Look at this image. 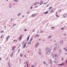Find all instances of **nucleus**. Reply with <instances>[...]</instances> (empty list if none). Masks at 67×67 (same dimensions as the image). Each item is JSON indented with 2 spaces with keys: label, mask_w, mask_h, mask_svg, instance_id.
I'll return each instance as SVG.
<instances>
[{
  "label": "nucleus",
  "mask_w": 67,
  "mask_h": 67,
  "mask_svg": "<svg viewBox=\"0 0 67 67\" xmlns=\"http://www.w3.org/2000/svg\"><path fill=\"white\" fill-rule=\"evenodd\" d=\"M37 6H36L35 7V8H37Z\"/></svg>",
  "instance_id": "54"
},
{
  "label": "nucleus",
  "mask_w": 67,
  "mask_h": 67,
  "mask_svg": "<svg viewBox=\"0 0 67 67\" xmlns=\"http://www.w3.org/2000/svg\"><path fill=\"white\" fill-rule=\"evenodd\" d=\"M46 53L47 55H49L50 54V52L47 51L46 52Z\"/></svg>",
  "instance_id": "5"
},
{
  "label": "nucleus",
  "mask_w": 67,
  "mask_h": 67,
  "mask_svg": "<svg viewBox=\"0 0 67 67\" xmlns=\"http://www.w3.org/2000/svg\"><path fill=\"white\" fill-rule=\"evenodd\" d=\"M30 35H29V36H28L27 39V41H29V38H30Z\"/></svg>",
  "instance_id": "14"
},
{
  "label": "nucleus",
  "mask_w": 67,
  "mask_h": 67,
  "mask_svg": "<svg viewBox=\"0 0 67 67\" xmlns=\"http://www.w3.org/2000/svg\"><path fill=\"white\" fill-rule=\"evenodd\" d=\"M15 2H18V1L17 0H14Z\"/></svg>",
  "instance_id": "26"
},
{
  "label": "nucleus",
  "mask_w": 67,
  "mask_h": 67,
  "mask_svg": "<svg viewBox=\"0 0 67 67\" xmlns=\"http://www.w3.org/2000/svg\"><path fill=\"white\" fill-rule=\"evenodd\" d=\"M36 4H37L36 3H35L34 4V5H36Z\"/></svg>",
  "instance_id": "34"
},
{
  "label": "nucleus",
  "mask_w": 67,
  "mask_h": 67,
  "mask_svg": "<svg viewBox=\"0 0 67 67\" xmlns=\"http://www.w3.org/2000/svg\"><path fill=\"white\" fill-rule=\"evenodd\" d=\"M10 37V36H8L6 38V41H7V40H8V38H9Z\"/></svg>",
  "instance_id": "7"
},
{
  "label": "nucleus",
  "mask_w": 67,
  "mask_h": 67,
  "mask_svg": "<svg viewBox=\"0 0 67 67\" xmlns=\"http://www.w3.org/2000/svg\"><path fill=\"white\" fill-rule=\"evenodd\" d=\"M38 54H41V53H40V52H38Z\"/></svg>",
  "instance_id": "42"
},
{
  "label": "nucleus",
  "mask_w": 67,
  "mask_h": 67,
  "mask_svg": "<svg viewBox=\"0 0 67 67\" xmlns=\"http://www.w3.org/2000/svg\"><path fill=\"white\" fill-rule=\"evenodd\" d=\"M32 41V39H31L30 40V42H31Z\"/></svg>",
  "instance_id": "37"
},
{
  "label": "nucleus",
  "mask_w": 67,
  "mask_h": 67,
  "mask_svg": "<svg viewBox=\"0 0 67 67\" xmlns=\"http://www.w3.org/2000/svg\"><path fill=\"white\" fill-rule=\"evenodd\" d=\"M59 51L60 52H62V50H59Z\"/></svg>",
  "instance_id": "40"
},
{
  "label": "nucleus",
  "mask_w": 67,
  "mask_h": 67,
  "mask_svg": "<svg viewBox=\"0 0 67 67\" xmlns=\"http://www.w3.org/2000/svg\"><path fill=\"white\" fill-rule=\"evenodd\" d=\"M1 38H2V36L1 37Z\"/></svg>",
  "instance_id": "46"
},
{
  "label": "nucleus",
  "mask_w": 67,
  "mask_h": 67,
  "mask_svg": "<svg viewBox=\"0 0 67 67\" xmlns=\"http://www.w3.org/2000/svg\"><path fill=\"white\" fill-rule=\"evenodd\" d=\"M22 37V35H21V36H20V37L19 38V40H20L21 39V37Z\"/></svg>",
  "instance_id": "13"
},
{
  "label": "nucleus",
  "mask_w": 67,
  "mask_h": 67,
  "mask_svg": "<svg viewBox=\"0 0 67 67\" xmlns=\"http://www.w3.org/2000/svg\"><path fill=\"white\" fill-rule=\"evenodd\" d=\"M56 48L54 47V48L53 49V51H54L55 52H56Z\"/></svg>",
  "instance_id": "12"
},
{
  "label": "nucleus",
  "mask_w": 67,
  "mask_h": 67,
  "mask_svg": "<svg viewBox=\"0 0 67 67\" xmlns=\"http://www.w3.org/2000/svg\"><path fill=\"white\" fill-rule=\"evenodd\" d=\"M39 50L40 51V52L41 51V49H39Z\"/></svg>",
  "instance_id": "53"
},
{
  "label": "nucleus",
  "mask_w": 67,
  "mask_h": 67,
  "mask_svg": "<svg viewBox=\"0 0 67 67\" xmlns=\"http://www.w3.org/2000/svg\"><path fill=\"white\" fill-rule=\"evenodd\" d=\"M66 63H67V60L66 61Z\"/></svg>",
  "instance_id": "64"
},
{
  "label": "nucleus",
  "mask_w": 67,
  "mask_h": 67,
  "mask_svg": "<svg viewBox=\"0 0 67 67\" xmlns=\"http://www.w3.org/2000/svg\"><path fill=\"white\" fill-rule=\"evenodd\" d=\"M64 29V27H63L61 29V30H63Z\"/></svg>",
  "instance_id": "32"
},
{
  "label": "nucleus",
  "mask_w": 67,
  "mask_h": 67,
  "mask_svg": "<svg viewBox=\"0 0 67 67\" xmlns=\"http://www.w3.org/2000/svg\"><path fill=\"white\" fill-rule=\"evenodd\" d=\"M42 32H43V31H40V33H42Z\"/></svg>",
  "instance_id": "47"
},
{
  "label": "nucleus",
  "mask_w": 67,
  "mask_h": 67,
  "mask_svg": "<svg viewBox=\"0 0 67 67\" xmlns=\"http://www.w3.org/2000/svg\"><path fill=\"white\" fill-rule=\"evenodd\" d=\"M31 43V42H28V44H30Z\"/></svg>",
  "instance_id": "20"
},
{
  "label": "nucleus",
  "mask_w": 67,
  "mask_h": 67,
  "mask_svg": "<svg viewBox=\"0 0 67 67\" xmlns=\"http://www.w3.org/2000/svg\"><path fill=\"white\" fill-rule=\"evenodd\" d=\"M23 17H24V16H22V18H23Z\"/></svg>",
  "instance_id": "49"
},
{
  "label": "nucleus",
  "mask_w": 67,
  "mask_h": 67,
  "mask_svg": "<svg viewBox=\"0 0 67 67\" xmlns=\"http://www.w3.org/2000/svg\"><path fill=\"white\" fill-rule=\"evenodd\" d=\"M56 13L57 14V12H56Z\"/></svg>",
  "instance_id": "60"
},
{
  "label": "nucleus",
  "mask_w": 67,
  "mask_h": 67,
  "mask_svg": "<svg viewBox=\"0 0 67 67\" xmlns=\"http://www.w3.org/2000/svg\"><path fill=\"white\" fill-rule=\"evenodd\" d=\"M63 48L64 49H65V51L67 52V49L65 48Z\"/></svg>",
  "instance_id": "17"
},
{
  "label": "nucleus",
  "mask_w": 67,
  "mask_h": 67,
  "mask_svg": "<svg viewBox=\"0 0 67 67\" xmlns=\"http://www.w3.org/2000/svg\"><path fill=\"white\" fill-rule=\"evenodd\" d=\"M46 3H44V4H46Z\"/></svg>",
  "instance_id": "61"
},
{
  "label": "nucleus",
  "mask_w": 67,
  "mask_h": 67,
  "mask_svg": "<svg viewBox=\"0 0 67 67\" xmlns=\"http://www.w3.org/2000/svg\"><path fill=\"white\" fill-rule=\"evenodd\" d=\"M32 8L33 7H31V8H30L31 9H32Z\"/></svg>",
  "instance_id": "51"
},
{
  "label": "nucleus",
  "mask_w": 67,
  "mask_h": 67,
  "mask_svg": "<svg viewBox=\"0 0 67 67\" xmlns=\"http://www.w3.org/2000/svg\"><path fill=\"white\" fill-rule=\"evenodd\" d=\"M36 4H39V2H38L36 3Z\"/></svg>",
  "instance_id": "39"
},
{
  "label": "nucleus",
  "mask_w": 67,
  "mask_h": 67,
  "mask_svg": "<svg viewBox=\"0 0 67 67\" xmlns=\"http://www.w3.org/2000/svg\"><path fill=\"white\" fill-rule=\"evenodd\" d=\"M4 32V31H1V33H3Z\"/></svg>",
  "instance_id": "27"
},
{
  "label": "nucleus",
  "mask_w": 67,
  "mask_h": 67,
  "mask_svg": "<svg viewBox=\"0 0 67 67\" xmlns=\"http://www.w3.org/2000/svg\"><path fill=\"white\" fill-rule=\"evenodd\" d=\"M64 65V63H62L60 64H59V66H62V65Z\"/></svg>",
  "instance_id": "11"
},
{
  "label": "nucleus",
  "mask_w": 67,
  "mask_h": 67,
  "mask_svg": "<svg viewBox=\"0 0 67 67\" xmlns=\"http://www.w3.org/2000/svg\"><path fill=\"white\" fill-rule=\"evenodd\" d=\"M42 4H43V2L40 3V5H42Z\"/></svg>",
  "instance_id": "15"
},
{
  "label": "nucleus",
  "mask_w": 67,
  "mask_h": 67,
  "mask_svg": "<svg viewBox=\"0 0 67 67\" xmlns=\"http://www.w3.org/2000/svg\"><path fill=\"white\" fill-rule=\"evenodd\" d=\"M36 36L35 35L34 36V37H36Z\"/></svg>",
  "instance_id": "45"
},
{
  "label": "nucleus",
  "mask_w": 67,
  "mask_h": 67,
  "mask_svg": "<svg viewBox=\"0 0 67 67\" xmlns=\"http://www.w3.org/2000/svg\"><path fill=\"white\" fill-rule=\"evenodd\" d=\"M37 37H38L39 36V34H37Z\"/></svg>",
  "instance_id": "31"
},
{
  "label": "nucleus",
  "mask_w": 67,
  "mask_h": 67,
  "mask_svg": "<svg viewBox=\"0 0 67 67\" xmlns=\"http://www.w3.org/2000/svg\"><path fill=\"white\" fill-rule=\"evenodd\" d=\"M63 60H64V58L63 57H62V61H63Z\"/></svg>",
  "instance_id": "28"
},
{
  "label": "nucleus",
  "mask_w": 67,
  "mask_h": 67,
  "mask_svg": "<svg viewBox=\"0 0 67 67\" xmlns=\"http://www.w3.org/2000/svg\"><path fill=\"white\" fill-rule=\"evenodd\" d=\"M26 64H27V67H29V64H27V62H26Z\"/></svg>",
  "instance_id": "23"
},
{
  "label": "nucleus",
  "mask_w": 67,
  "mask_h": 67,
  "mask_svg": "<svg viewBox=\"0 0 67 67\" xmlns=\"http://www.w3.org/2000/svg\"><path fill=\"white\" fill-rule=\"evenodd\" d=\"M24 41H23V42H22V44L23 45H24Z\"/></svg>",
  "instance_id": "24"
},
{
  "label": "nucleus",
  "mask_w": 67,
  "mask_h": 67,
  "mask_svg": "<svg viewBox=\"0 0 67 67\" xmlns=\"http://www.w3.org/2000/svg\"><path fill=\"white\" fill-rule=\"evenodd\" d=\"M46 51H48L49 52H51V49H49V48L47 47L45 49Z\"/></svg>",
  "instance_id": "1"
},
{
  "label": "nucleus",
  "mask_w": 67,
  "mask_h": 67,
  "mask_svg": "<svg viewBox=\"0 0 67 67\" xmlns=\"http://www.w3.org/2000/svg\"><path fill=\"white\" fill-rule=\"evenodd\" d=\"M16 41V40H13V41H14V42H15Z\"/></svg>",
  "instance_id": "48"
},
{
  "label": "nucleus",
  "mask_w": 67,
  "mask_h": 67,
  "mask_svg": "<svg viewBox=\"0 0 67 67\" xmlns=\"http://www.w3.org/2000/svg\"><path fill=\"white\" fill-rule=\"evenodd\" d=\"M14 48H15V46H14L12 48V51H14L15 49H14Z\"/></svg>",
  "instance_id": "9"
},
{
  "label": "nucleus",
  "mask_w": 67,
  "mask_h": 67,
  "mask_svg": "<svg viewBox=\"0 0 67 67\" xmlns=\"http://www.w3.org/2000/svg\"><path fill=\"white\" fill-rule=\"evenodd\" d=\"M49 5H47L46 6V7H48Z\"/></svg>",
  "instance_id": "50"
},
{
  "label": "nucleus",
  "mask_w": 67,
  "mask_h": 67,
  "mask_svg": "<svg viewBox=\"0 0 67 67\" xmlns=\"http://www.w3.org/2000/svg\"><path fill=\"white\" fill-rule=\"evenodd\" d=\"M39 41H41V39H39Z\"/></svg>",
  "instance_id": "55"
},
{
  "label": "nucleus",
  "mask_w": 67,
  "mask_h": 67,
  "mask_svg": "<svg viewBox=\"0 0 67 67\" xmlns=\"http://www.w3.org/2000/svg\"><path fill=\"white\" fill-rule=\"evenodd\" d=\"M24 56V57H26V55H25Z\"/></svg>",
  "instance_id": "59"
},
{
  "label": "nucleus",
  "mask_w": 67,
  "mask_h": 67,
  "mask_svg": "<svg viewBox=\"0 0 67 67\" xmlns=\"http://www.w3.org/2000/svg\"><path fill=\"white\" fill-rule=\"evenodd\" d=\"M35 15H36L35 14H34L32 15L31 17H34V16H35Z\"/></svg>",
  "instance_id": "8"
},
{
  "label": "nucleus",
  "mask_w": 67,
  "mask_h": 67,
  "mask_svg": "<svg viewBox=\"0 0 67 67\" xmlns=\"http://www.w3.org/2000/svg\"><path fill=\"white\" fill-rule=\"evenodd\" d=\"M20 56L21 57H22V56H23V54H22V53L20 54Z\"/></svg>",
  "instance_id": "18"
},
{
  "label": "nucleus",
  "mask_w": 67,
  "mask_h": 67,
  "mask_svg": "<svg viewBox=\"0 0 67 67\" xmlns=\"http://www.w3.org/2000/svg\"><path fill=\"white\" fill-rule=\"evenodd\" d=\"M52 8V7H50L49 8V10H51V9Z\"/></svg>",
  "instance_id": "33"
},
{
  "label": "nucleus",
  "mask_w": 67,
  "mask_h": 67,
  "mask_svg": "<svg viewBox=\"0 0 67 67\" xmlns=\"http://www.w3.org/2000/svg\"><path fill=\"white\" fill-rule=\"evenodd\" d=\"M1 59H2V58H0V60H1Z\"/></svg>",
  "instance_id": "57"
},
{
  "label": "nucleus",
  "mask_w": 67,
  "mask_h": 67,
  "mask_svg": "<svg viewBox=\"0 0 67 67\" xmlns=\"http://www.w3.org/2000/svg\"><path fill=\"white\" fill-rule=\"evenodd\" d=\"M43 63L44 64H46V63H45V62H43Z\"/></svg>",
  "instance_id": "36"
},
{
  "label": "nucleus",
  "mask_w": 67,
  "mask_h": 67,
  "mask_svg": "<svg viewBox=\"0 0 67 67\" xmlns=\"http://www.w3.org/2000/svg\"><path fill=\"white\" fill-rule=\"evenodd\" d=\"M61 43H64V41H63V40H61Z\"/></svg>",
  "instance_id": "25"
},
{
  "label": "nucleus",
  "mask_w": 67,
  "mask_h": 67,
  "mask_svg": "<svg viewBox=\"0 0 67 67\" xmlns=\"http://www.w3.org/2000/svg\"><path fill=\"white\" fill-rule=\"evenodd\" d=\"M9 8H11V7H12V6H11V5H10L9 6Z\"/></svg>",
  "instance_id": "30"
},
{
  "label": "nucleus",
  "mask_w": 67,
  "mask_h": 67,
  "mask_svg": "<svg viewBox=\"0 0 67 67\" xmlns=\"http://www.w3.org/2000/svg\"><path fill=\"white\" fill-rule=\"evenodd\" d=\"M53 62H54V63H55V64H57V62H56V61H54Z\"/></svg>",
  "instance_id": "22"
},
{
  "label": "nucleus",
  "mask_w": 67,
  "mask_h": 67,
  "mask_svg": "<svg viewBox=\"0 0 67 67\" xmlns=\"http://www.w3.org/2000/svg\"><path fill=\"white\" fill-rule=\"evenodd\" d=\"M26 31V29H25V31Z\"/></svg>",
  "instance_id": "52"
},
{
  "label": "nucleus",
  "mask_w": 67,
  "mask_h": 67,
  "mask_svg": "<svg viewBox=\"0 0 67 67\" xmlns=\"http://www.w3.org/2000/svg\"><path fill=\"white\" fill-rule=\"evenodd\" d=\"M51 37H52V36H49V37H48V38H51Z\"/></svg>",
  "instance_id": "35"
},
{
  "label": "nucleus",
  "mask_w": 67,
  "mask_h": 67,
  "mask_svg": "<svg viewBox=\"0 0 67 67\" xmlns=\"http://www.w3.org/2000/svg\"><path fill=\"white\" fill-rule=\"evenodd\" d=\"M66 35V34H64V36H65Z\"/></svg>",
  "instance_id": "62"
},
{
  "label": "nucleus",
  "mask_w": 67,
  "mask_h": 67,
  "mask_svg": "<svg viewBox=\"0 0 67 67\" xmlns=\"http://www.w3.org/2000/svg\"><path fill=\"white\" fill-rule=\"evenodd\" d=\"M11 21H12V19H11Z\"/></svg>",
  "instance_id": "63"
},
{
  "label": "nucleus",
  "mask_w": 67,
  "mask_h": 67,
  "mask_svg": "<svg viewBox=\"0 0 67 67\" xmlns=\"http://www.w3.org/2000/svg\"><path fill=\"white\" fill-rule=\"evenodd\" d=\"M54 46L55 48H58V47H59V46L58 45H56V44H55L54 45Z\"/></svg>",
  "instance_id": "2"
},
{
  "label": "nucleus",
  "mask_w": 67,
  "mask_h": 67,
  "mask_svg": "<svg viewBox=\"0 0 67 67\" xmlns=\"http://www.w3.org/2000/svg\"><path fill=\"white\" fill-rule=\"evenodd\" d=\"M13 53H12L10 55V57H12V56H13Z\"/></svg>",
  "instance_id": "21"
},
{
  "label": "nucleus",
  "mask_w": 67,
  "mask_h": 67,
  "mask_svg": "<svg viewBox=\"0 0 67 67\" xmlns=\"http://www.w3.org/2000/svg\"><path fill=\"white\" fill-rule=\"evenodd\" d=\"M48 13V11H47L46 12H44V14H47Z\"/></svg>",
  "instance_id": "16"
},
{
  "label": "nucleus",
  "mask_w": 67,
  "mask_h": 67,
  "mask_svg": "<svg viewBox=\"0 0 67 67\" xmlns=\"http://www.w3.org/2000/svg\"><path fill=\"white\" fill-rule=\"evenodd\" d=\"M34 67V65H31V67Z\"/></svg>",
  "instance_id": "43"
},
{
  "label": "nucleus",
  "mask_w": 67,
  "mask_h": 67,
  "mask_svg": "<svg viewBox=\"0 0 67 67\" xmlns=\"http://www.w3.org/2000/svg\"><path fill=\"white\" fill-rule=\"evenodd\" d=\"M20 13H19L18 15V16H19V15H20Z\"/></svg>",
  "instance_id": "44"
},
{
  "label": "nucleus",
  "mask_w": 67,
  "mask_h": 67,
  "mask_svg": "<svg viewBox=\"0 0 67 67\" xmlns=\"http://www.w3.org/2000/svg\"><path fill=\"white\" fill-rule=\"evenodd\" d=\"M53 10H54V9H52L50 13H52V12H54V11H53Z\"/></svg>",
  "instance_id": "10"
},
{
  "label": "nucleus",
  "mask_w": 67,
  "mask_h": 67,
  "mask_svg": "<svg viewBox=\"0 0 67 67\" xmlns=\"http://www.w3.org/2000/svg\"><path fill=\"white\" fill-rule=\"evenodd\" d=\"M15 25H16L15 24H13V26H15Z\"/></svg>",
  "instance_id": "38"
},
{
  "label": "nucleus",
  "mask_w": 67,
  "mask_h": 67,
  "mask_svg": "<svg viewBox=\"0 0 67 67\" xmlns=\"http://www.w3.org/2000/svg\"><path fill=\"white\" fill-rule=\"evenodd\" d=\"M39 44H40V43H39V42H37L36 43V44L35 46L36 47H38V45H39Z\"/></svg>",
  "instance_id": "3"
},
{
  "label": "nucleus",
  "mask_w": 67,
  "mask_h": 67,
  "mask_svg": "<svg viewBox=\"0 0 67 67\" xmlns=\"http://www.w3.org/2000/svg\"><path fill=\"white\" fill-rule=\"evenodd\" d=\"M54 56L55 58H57L58 57V55L57 54H55L54 55Z\"/></svg>",
  "instance_id": "4"
},
{
  "label": "nucleus",
  "mask_w": 67,
  "mask_h": 67,
  "mask_svg": "<svg viewBox=\"0 0 67 67\" xmlns=\"http://www.w3.org/2000/svg\"><path fill=\"white\" fill-rule=\"evenodd\" d=\"M20 46H21V44H20V45H19V47H20Z\"/></svg>",
  "instance_id": "56"
},
{
  "label": "nucleus",
  "mask_w": 67,
  "mask_h": 67,
  "mask_svg": "<svg viewBox=\"0 0 67 67\" xmlns=\"http://www.w3.org/2000/svg\"><path fill=\"white\" fill-rule=\"evenodd\" d=\"M66 16H67V15L66 14L64 15H63L64 17H66Z\"/></svg>",
  "instance_id": "19"
},
{
  "label": "nucleus",
  "mask_w": 67,
  "mask_h": 67,
  "mask_svg": "<svg viewBox=\"0 0 67 67\" xmlns=\"http://www.w3.org/2000/svg\"><path fill=\"white\" fill-rule=\"evenodd\" d=\"M56 16H57V17H59V16H58V15H57Z\"/></svg>",
  "instance_id": "41"
},
{
  "label": "nucleus",
  "mask_w": 67,
  "mask_h": 67,
  "mask_svg": "<svg viewBox=\"0 0 67 67\" xmlns=\"http://www.w3.org/2000/svg\"><path fill=\"white\" fill-rule=\"evenodd\" d=\"M26 43H25L24 44V45L23 46V48H25V47L26 46Z\"/></svg>",
  "instance_id": "6"
},
{
  "label": "nucleus",
  "mask_w": 67,
  "mask_h": 67,
  "mask_svg": "<svg viewBox=\"0 0 67 67\" xmlns=\"http://www.w3.org/2000/svg\"><path fill=\"white\" fill-rule=\"evenodd\" d=\"M54 42H56V41L55 40H54Z\"/></svg>",
  "instance_id": "58"
},
{
  "label": "nucleus",
  "mask_w": 67,
  "mask_h": 67,
  "mask_svg": "<svg viewBox=\"0 0 67 67\" xmlns=\"http://www.w3.org/2000/svg\"><path fill=\"white\" fill-rule=\"evenodd\" d=\"M49 60L51 63H52V60L51 59Z\"/></svg>",
  "instance_id": "29"
}]
</instances>
